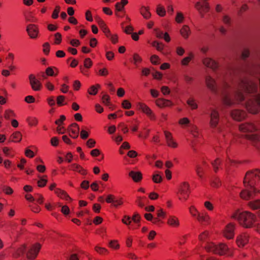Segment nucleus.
<instances>
[{
  "label": "nucleus",
  "instance_id": "22",
  "mask_svg": "<svg viewBox=\"0 0 260 260\" xmlns=\"http://www.w3.org/2000/svg\"><path fill=\"white\" fill-rule=\"evenodd\" d=\"M79 126L78 124L76 123H73L71 124L68 128V131L70 133V136L74 139L78 138L79 136Z\"/></svg>",
  "mask_w": 260,
  "mask_h": 260
},
{
  "label": "nucleus",
  "instance_id": "11",
  "mask_svg": "<svg viewBox=\"0 0 260 260\" xmlns=\"http://www.w3.org/2000/svg\"><path fill=\"white\" fill-rule=\"evenodd\" d=\"M205 84L207 88L213 93L217 92V85L215 79L210 75H207L205 78Z\"/></svg>",
  "mask_w": 260,
  "mask_h": 260
},
{
  "label": "nucleus",
  "instance_id": "59",
  "mask_svg": "<svg viewBox=\"0 0 260 260\" xmlns=\"http://www.w3.org/2000/svg\"><path fill=\"white\" fill-rule=\"evenodd\" d=\"M134 63L135 64L140 63L142 61V58L139 54L135 53L133 55Z\"/></svg>",
  "mask_w": 260,
  "mask_h": 260
},
{
  "label": "nucleus",
  "instance_id": "18",
  "mask_svg": "<svg viewBox=\"0 0 260 260\" xmlns=\"http://www.w3.org/2000/svg\"><path fill=\"white\" fill-rule=\"evenodd\" d=\"M231 115L235 120L240 121L246 118V113L243 110L235 109L231 111Z\"/></svg>",
  "mask_w": 260,
  "mask_h": 260
},
{
  "label": "nucleus",
  "instance_id": "53",
  "mask_svg": "<svg viewBox=\"0 0 260 260\" xmlns=\"http://www.w3.org/2000/svg\"><path fill=\"white\" fill-rule=\"evenodd\" d=\"M64 101H65V97L63 95H59L57 97V99H56L57 104L59 106H61L64 105L65 104L63 103Z\"/></svg>",
  "mask_w": 260,
  "mask_h": 260
},
{
  "label": "nucleus",
  "instance_id": "1",
  "mask_svg": "<svg viewBox=\"0 0 260 260\" xmlns=\"http://www.w3.org/2000/svg\"><path fill=\"white\" fill-rule=\"evenodd\" d=\"M231 218L236 220L242 227L247 229L253 228L257 219L252 213L239 210L234 211L231 215Z\"/></svg>",
  "mask_w": 260,
  "mask_h": 260
},
{
  "label": "nucleus",
  "instance_id": "32",
  "mask_svg": "<svg viewBox=\"0 0 260 260\" xmlns=\"http://www.w3.org/2000/svg\"><path fill=\"white\" fill-rule=\"evenodd\" d=\"M186 103L192 110H196L198 108L197 102L192 96H190L187 99Z\"/></svg>",
  "mask_w": 260,
  "mask_h": 260
},
{
  "label": "nucleus",
  "instance_id": "56",
  "mask_svg": "<svg viewBox=\"0 0 260 260\" xmlns=\"http://www.w3.org/2000/svg\"><path fill=\"white\" fill-rule=\"evenodd\" d=\"M220 164V160L219 158H216L213 162H212V166L214 171L216 172L218 170V166Z\"/></svg>",
  "mask_w": 260,
  "mask_h": 260
},
{
  "label": "nucleus",
  "instance_id": "64",
  "mask_svg": "<svg viewBox=\"0 0 260 260\" xmlns=\"http://www.w3.org/2000/svg\"><path fill=\"white\" fill-rule=\"evenodd\" d=\"M99 74L101 76L106 77L109 74V71L107 68H103L99 71Z\"/></svg>",
  "mask_w": 260,
  "mask_h": 260
},
{
  "label": "nucleus",
  "instance_id": "35",
  "mask_svg": "<svg viewBox=\"0 0 260 260\" xmlns=\"http://www.w3.org/2000/svg\"><path fill=\"white\" fill-rule=\"evenodd\" d=\"M248 206L252 210H257L260 209V199L248 202Z\"/></svg>",
  "mask_w": 260,
  "mask_h": 260
},
{
  "label": "nucleus",
  "instance_id": "14",
  "mask_svg": "<svg viewBox=\"0 0 260 260\" xmlns=\"http://www.w3.org/2000/svg\"><path fill=\"white\" fill-rule=\"evenodd\" d=\"M249 234L246 233H243L237 237L236 242L239 247L242 248L249 242Z\"/></svg>",
  "mask_w": 260,
  "mask_h": 260
},
{
  "label": "nucleus",
  "instance_id": "28",
  "mask_svg": "<svg viewBox=\"0 0 260 260\" xmlns=\"http://www.w3.org/2000/svg\"><path fill=\"white\" fill-rule=\"evenodd\" d=\"M129 176L135 182H139L142 179V174L140 172L131 171Z\"/></svg>",
  "mask_w": 260,
  "mask_h": 260
},
{
  "label": "nucleus",
  "instance_id": "24",
  "mask_svg": "<svg viewBox=\"0 0 260 260\" xmlns=\"http://www.w3.org/2000/svg\"><path fill=\"white\" fill-rule=\"evenodd\" d=\"M167 145L171 148H175L178 146L177 143L174 141L172 134L168 131L164 132Z\"/></svg>",
  "mask_w": 260,
  "mask_h": 260
},
{
  "label": "nucleus",
  "instance_id": "44",
  "mask_svg": "<svg viewBox=\"0 0 260 260\" xmlns=\"http://www.w3.org/2000/svg\"><path fill=\"white\" fill-rule=\"evenodd\" d=\"M221 184V181L218 178H213L211 182V186L215 188L219 187Z\"/></svg>",
  "mask_w": 260,
  "mask_h": 260
},
{
  "label": "nucleus",
  "instance_id": "25",
  "mask_svg": "<svg viewBox=\"0 0 260 260\" xmlns=\"http://www.w3.org/2000/svg\"><path fill=\"white\" fill-rule=\"evenodd\" d=\"M155 104L158 107L160 108L171 107L173 105L171 101L161 98L157 99L155 101Z\"/></svg>",
  "mask_w": 260,
  "mask_h": 260
},
{
  "label": "nucleus",
  "instance_id": "62",
  "mask_svg": "<svg viewBox=\"0 0 260 260\" xmlns=\"http://www.w3.org/2000/svg\"><path fill=\"white\" fill-rule=\"evenodd\" d=\"M43 52L47 55L49 54L50 51V45L48 43H45L43 45Z\"/></svg>",
  "mask_w": 260,
  "mask_h": 260
},
{
  "label": "nucleus",
  "instance_id": "46",
  "mask_svg": "<svg viewBox=\"0 0 260 260\" xmlns=\"http://www.w3.org/2000/svg\"><path fill=\"white\" fill-rule=\"evenodd\" d=\"M250 55V50L248 48H244L241 53V58L245 60Z\"/></svg>",
  "mask_w": 260,
  "mask_h": 260
},
{
  "label": "nucleus",
  "instance_id": "39",
  "mask_svg": "<svg viewBox=\"0 0 260 260\" xmlns=\"http://www.w3.org/2000/svg\"><path fill=\"white\" fill-rule=\"evenodd\" d=\"M210 237V232L208 231H205L202 232L199 235V240L200 241H205L207 240Z\"/></svg>",
  "mask_w": 260,
  "mask_h": 260
},
{
  "label": "nucleus",
  "instance_id": "55",
  "mask_svg": "<svg viewBox=\"0 0 260 260\" xmlns=\"http://www.w3.org/2000/svg\"><path fill=\"white\" fill-rule=\"evenodd\" d=\"M161 92L164 95H168L170 93L171 90L169 87L167 86H163L160 89Z\"/></svg>",
  "mask_w": 260,
  "mask_h": 260
},
{
  "label": "nucleus",
  "instance_id": "15",
  "mask_svg": "<svg viewBox=\"0 0 260 260\" xmlns=\"http://www.w3.org/2000/svg\"><path fill=\"white\" fill-rule=\"evenodd\" d=\"M41 245L39 243H36L33 245L28 250L26 254L28 259L30 260L34 259L37 256L38 252L41 249Z\"/></svg>",
  "mask_w": 260,
  "mask_h": 260
},
{
  "label": "nucleus",
  "instance_id": "9",
  "mask_svg": "<svg viewBox=\"0 0 260 260\" xmlns=\"http://www.w3.org/2000/svg\"><path fill=\"white\" fill-rule=\"evenodd\" d=\"M26 30L30 39L36 40L39 38V29L38 25L34 24H29L26 26Z\"/></svg>",
  "mask_w": 260,
  "mask_h": 260
},
{
  "label": "nucleus",
  "instance_id": "45",
  "mask_svg": "<svg viewBox=\"0 0 260 260\" xmlns=\"http://www.w3.org/2000/svg\"><path fill=\"white\" fill-rule=\"evenodd\" d=\"M15 114L13 111L11 110H7L5 112L4 117L6 119H9L11 117H15Z\"/></svg>",
  "mask_w": 260,
  "mask_h": 260
},
{
  "label": "nucleus",
  "instance_id": "3",
  "mask_svg": "<svg viewBox=\"0 0 260 260\" xmlns=\"http://www.w3.org/2000/svg\"><path fill=\"white\" fill-rule=\"evenodd\" d=\"M205 249L208 252H213L220 255L231 256L233 254L232 250L224 243L216 244L212 242H207L205 246Z\"/></svg>",
  "mask_w": 260,
  "mask_h": 260
},
{
  "label": "nucleus",
  "instance_id": "51",
  "mask_svg": "<svg viewBox=\"0 0 260 260\" xmlns=\"http://www.w3.org/2000/svg\"><path fill=\"white\" fill-rule=\"evenodd\" d=\"M113 202V205L115 207H117L118 206L122 205L123 204V199L121 198H115Z\"/></svg>",
  "mask_w": 260,
  "mask_h": 260
},
{
  "label": "nucleus",
  "instance_id": "5",
  "mask_svg": "<svg viewBox=\"0 0 260 260\" xmlns=\"http://www.w3.org/2000/svg\"><path fill=\"white\" fill-rule=\"evenodd\" d=\"M246 110L251 114H256L260 112V93L248 99L245 104Z\"/></svg>",
  "mask_w": 260,
  "mask_h": 260
},
{
  "label": "nucleus",
  "instance_id": "6",
  "mask_svg": "<svg viewBox=\"0 0 260 260\" xmlns=\"http://www.w3.org/2000/svg\"><path fill=\"white\" fill-rule=\"evenodd\" d=\"M239 89H243L245 93L249 94H254L257 93L258 87L257 83L250 79H242L238 85Z\"/></svg>",
  "mask_w": 260,
  "mask_h": 260
},
{
  "label": "nucleus",
  "instance_id": "20",
  "mask_svg": "<svg viewBox=\"0 0 260 260\" xmlns=\"http://www.w3.org/2000/svg\"><path fill=\"white\" fill-rule=\"evenodd\" d=\"M203 64L207 68L215 71L218 67V63L215 60L210 57H205L202 60Z\"/></svg>",
  "mask_w": 260,
  "mask_h": 260
},
{
  "label": "nucleus",
  "instance_id": "31",
  "mask_svg": "<svg viewBox=\"0 0 260 260\" xmlns=\"http://www.w3.org/2000/svg\"><path fill=\"white\" fill-rule=\"evenodd\" d=\"M69 168L71 170L76 171L79 172L82 175H86V171L79 165L77 164H73L69 166Z\"/></svg>",
  "mask_w": 260,
  "mask_h": 260
},
{
  "label": "nucleus",
  "instance_id": "17",
  "mask_svg": "<svg viewBox=\"0 0 260 260\" xmlns=\"http://www.w3.org/2000/svg\"><path fill=\"white\" fill-rule=\"evenodd\" d=\"M239 129L242 133H253L257 132L256 126L252 123L247 122L242 123L239 126Z\"/></svg>",
  "mask_w": 260,
  "mask_h": 260
},
{
  "label": "nucleus",
  "instance_id": "57",
  "mask_svg": "<svg viewBox=\"0 0 260 260\" xmlns=\"http://www.w3.org/2000/svg\"><path fill=\"white\" fill-rule=\"evenodd\" d=\"M231 86L229 83L224 82L222 85V93H227V90L230 88Z\"/></svg>",
  "mask_w": 260,
  "mask_h": 260
},
{
  "label": "nucleus",
  "instance_id": "4",
  "mask_svg": "<svg viewBox=\"0 0 260 260\" xmlns=\"http://www.w3.org/2000/svg\"><path fill=\"white\" fill-rule=\"evenodd\" d=\"M222 102L228 106H231L236 103H240L245 100V95L243 91L238 89L234 93V98L233 99L228 93H222Z\"/></svg>",
  "mask_w": 260,
  "mask_h": 260
},
{
  "label": "nucleus",
  "instance_id": "12",
  "mask_svg": "<svg viewBox=\"0 0 260 260\" xmlns=\"http://www.w3.org/2000/svg\"><path fill=\"white\" fill-rule=\"evenodd\" d=\"M246 188L243 189L240 192V197L245 200H249L253 198L257 193L259 192L256 191L255 189H251L249 187H245Z\"/></svg>",
  "mask_w": 260,
  "mask_h": 260
},
{
  "label": "nucleus",
  "instance_id": "13",
  "mask_svg": "<svg viewBox=\"0 0 260 260\" xmlns=\"http://www.w3.org/2000/svg\"><path fill=\"white\" fill-rule=\"evenodd\" d=\"M219 122V114L217 110L212 109L210 114L209 125L212 128H216Z\"/></svg>",
  "mask_w": 260,
  "mask_h": 260
},
{
  "label": "nucleus",
  "instance_id": "52",
  "mask_svg": "<svg viewBox=\"0 0 260 260\" xmlns=\"http://www.w3.org/2000/svg\"><path fill=\"white\" fill-rule=\"evenodd\" d=\"M184 18L183 15L181 12H177L175 21L178 23H181L183 22Z\"/></svg>",
  "mask_w": 260,
  "mask_h": 260
},
{
  "label": "nucleus",
  "instance_id": "29",
  "mask_svg": "<svg viewBox=\"0 0 260 260\" xmlns=\"http://www.w3.org/2000/svg\"><path fill=\"white\" fill-rule=\"evenodd\" d=\"M244 137L253 143H257L260 141V131L257 132V133L254 134L245 135H244Z\"/></svg>",
  "mask_w": 260,
  "mask_h": 260
},
{
  "label": "nucleus",
  "instance_id": "42",
  "mask_svg": "<svg viewBox=\"0 0 260 260\" xmlns=\"http://www.w3.org/2000/svg\"><path fill=\"white\" fill-rule=\"evenodd\" d=\"M26 120L30 126H36L38 123L37 118L34 117H29L27 118Z\"/></svg>",
  "mask_w": 260,
  "mask_h": 260
},
{
  "label": "nucleus",
  "instance_id": "10",
  "mask_svg": "<svg viewBox=\"0 0 260 260\" xmlns=\"http://www.w3.org/2000/svg\"><path fill=\"white\" fill-rule=\"evenodd\" d=\"M236 224L230 222L228 224L222 231L223 236L228 239H232L235 236Z\"/></svg>",
  "mask_w": 260,
  "mask_h": 260
},
{
  "label": "nucleus",
  "instance_id": "63",
  "mask_svg": "<svg viewBox=\"0 0 260 260\" xmlns=\"http://www.w3.org/2000/svg\"><path fill=\"white\" fill-rule=\"evenodd\" d=\"M109 246L110 247L115 249H118L119 248V245L118 244V242L116 240L111 241V242L109 243Z\"/></svg>",
  "mask_w": 260,
  "mask_h": 260
},
{
  "label": "nucleus",
  "instance_id": "23",
  "mask_svg": "<svg viewBox=\"0 0 260 260\" xmlns=\"http://www.w3.org/2000/svg\"><path fill=\"white\" fill-rule=\"evenodd\" d=\"M167 223L170 226L176 229L178 228L180 225L179 218L175 215L169 216Z\"/></svg>",
  "mask_w": 260,
  "mask_h": 260
},
{
  "label": "nucleus",
  "instance_id": "49",
  "mask_svg": "<svg viewBox=\"0 0 260 260\" xmlns=\"http://www.w3.org/2000/svg\"><path fill=\"white\" fill-rule=\"evenodd\" d=\"M3 152L7 156L13 157L14 155L12 149L8 147H4L3 148Z\"/></svg>",
  "mask_w": 260,
  "mask_h": 260
},
{
  "label": "nucleus",
  "instance_id": "21",
  "mask_svg": "<svg viewBox=\"0 0 260 260\" xmlns=\"http://www.w3.org/2000/svg\"><path fill=\"white\" fill-rule=\"evenodd\" d=\"M196 219L200 223L205 225L210 224L211 222V217L206 212L200 213Z\"/></svg>",
  "mask_w": 260,
  "mask_h": 260
},
{
  "label": "nucleus",
  "instance_id": "34",
  "mask_svg": "<svg viewBox=\"0 0 260 260\" xmlns=\"http://www.w3.org/2000/svg\"><path fill=\"white\" fill-rule=\"evenodd\" d=\"M100 88L101 85L99 84L92 85L88 89L87 92L90 95H95L97 94L98 90Z\"/></svg>",
  "mask_w": 260,
  "mask_h": 260
},
{
  "label": "nucleus",
  "instance_id": "8",
  "mask_svg": "<svg viewBox=\"0 0 260 260\" xmlns=\"http://www.w3.org/2000/svg\"><path fill=\"white\" fill-rule=\"evenodd\" d=\"M208 0H203V2H198L195 4V8L198 10L201 17H204L205 13L210 10L209 4Z\"/></svg>",
  "mask_w": 260,
  "mask_h": 260
},
{
  "label": "nucleus",
  "instance_id": "54",
  "mask_svg": "<svg viewBox=\"0 0 260 260\" xmlns=\"http://www.w3.org/2000/svg\"><path fill=\"white\" fill-rule=\"evenodd\" d=\"M60 7L59 6H56L52 14V17L53 19H56L58 17V14L60 12Z\"/></svg>",
  "mask_w": 260,
  "mask_h": 260
},
{
  "label": "nucleus",
  "instance_id": "16",
  "mask_svg": "<svg viewBox=\"0 0 260 260\" xmlns=\"http://www.w3.org/2000/svg\"><path fill=\"white\" fill-rule=\"evenodd\" d=\"M138 107L143 113L147 115L150 120H155L156 119V116L153 111L145 104L139 103L138 104Z\"/></svg>",
  "mask_w": 260,
  "mask_h": 260
},
{
  "label": "nucleus",
  "instance_id": "27",
  "mask_svg": "<svg viewBox=\"0 0 260 260\" xmlns=\"http://www.w3.org/2000/svg\"><path fill=\"white\" fill-rule=\"evenodd\" d=\"M180 34L184 39H188L191 34V30L189 27L187 25H183L180 30Z\"/></svg>",
  "mask_w": 260,
  "mask_h": 260
},
{
  "label": "nucleus",
  "instance_id": "7",
  "mask_svg": "<svg viewBox=\"0 0 260 260\" xmlns=\"http://www.w3.org/2000/svg\"><path fill=\"white\" fill-rule=\"evenodd\" d=\"M190 193V185L186 182L181 183L178 189L177 195L179 200L186 201L189 198Z\"/></svg>",
  "mask_w": 260,
  "mask_h": 260
},
{
  "label": "nucleus",
  "instance_id": "61",
  "mask_svg": "<svg viewBox=\"0 0 260 260\" xmlns=\"http://www.w3.org/2000/svg\"><path fill=\"white\" fill-rule=\"evenodd\" d=\"M190 120L188 118L184 117L179 120V124L182 125H186L189 124Z\"/></svg>",
  "mask_w": 260,
  "mask_h": 260
},
{
  "label": "nucleus",
  "instance_id": "2",
  "mask_svg": "<svg viewBox=\"0 0 260 260\" xmlns=\"http://www.w3.org/2000/svg\"><path fill=\"white\" fill-rule=\"evenodd\" d=\"M243 183L245 187H249L260 192V170L255 169L248 171L244 177Z\"/></svg>",
  "mask_w": 260,
  "mask_h": 260
},
{
  "label": "nucleus",
  "instance_id": "41",
  "mask_svg": "<svg viewBox=\"0 0 260 260\" xmlns=\"http://www.w3.org/2000/svg\"><path fill=\"white\" fill-rule=\"evenodd\" d=\"M156 13L160 17H164L166 15V10L161 5H158L156 8Z\"/></svg>",
  "mask_w": 260,
  "mask_h": 260
},
{
  "label": "nucleus",
  "instance_id": "38",
  "mask_svg": "<svg viewBox=\"0 0 260 260\" xmlns=\"http://www.w3.org/2000/svg\"><path fill=\"white\" fill-rule=\"evenodd\" d=\"M188 210L189 212L192 217L197 219L200 212H199L196 207L193 205H191L189 207Z\"/></svg>",
  "mask_w": 260,
  "mask_h": 260
},
{
  "label": "nucleus",
  "instance_id": "58",
  "mask_svg": "<svg viewBox=\"0 0 260 260\" xmlns=\"http://www.w3.org/2000/svg\"><path fill=\"white\" fill-rule=\"evenodd\" d=\"M150 61L152 63L154 64H157L159 63V58L158 56L153 55L151 57Z\"/></svg>",
  "mask_w": 260,
  "mask_h": 260
},
{
  "label": "nucleus",
  "instance_id": "60",
  "mask_svg": "<svg viewBox=\"0 0 260 260\" xmlns=\"http://www.w3.org/2000/svg\"><path fill=\"white\" fill-rule=\"evenodd\" d=\"M203 167L201 165H198L196 168V172L198 176L202 177L203 174Z\"/></svg>",
  "mask_w": 260,
  "mask_h": 260
},
{
  "label": "nucleus",
  "instance_id": "47",
  "mask_svg": "<svg viewBox=\"0 0 260 260\" xmlns=\"http://www.w3.org/2000/svg\"><path fill=\"white\" fill-rule=\"evenodd\" d=\"M152 45L155 47L158 51H162L164 49V44L162 43H159L157 41H153L152 43Z\"/></svg>",
  "mask_w": 260,
  "mask_h": 260
},
{
  "label": "nucleus",
  "instance_id": "36",
  "mask_svg": "<svg viewBox=\"0 0 260 260\" xmlns=\"http://www.w3.org/2000/svg\"><path fill=\"white\" fill-rule=\"evenodd\" d=\"M22 139L21 134L19 132H16L14 133L10 137V139L12 142H20Z\"/></svg>",
  "mask_w": 260,
  "mask_h": 260
},
{
  "label": "nucleus",
  "instance_id": "30",
  "mask_svg": "<svg viewBox=\"0 0 260 260\" xmlns=\"http://www.w3.org/2000/svg\"><path fill=\"white\" fill-rule=\"evenodd\" d=\"M55 193L57 194L58 197L62 199H64L66 201H71V198L69 197V196L67 194V193L60 189L57 188L55 190Z\"/></svg>",
  "mask_w": 260,
  "mask_h": 260
},
{
  "label": "nucleus",
  "instance_id": "37",
  "mask_svg": "<svg viewBox=\"0 0 260 260\" xmlns=\"http://www.w3.org/2000/svg\"><path fill=\"white\" fill-rule=\"evenodd\" d=\"M128 3L127 0H121L120 2H118L115 5V9L116 11H121L124 7Z\"/></svg>",
  "mask_w": 260,
  "mask_h": 260
},
{
  "label": "nucleus",
  "instance_id": "50",
  "mask_svg": "<svg viewBox=\"0 0 260 260\" xmlns=\"http://www.w3.org/2000/svg\"><path fill=\"white\" fill-rule=\"evenodd\" d=\"M193 57V54L192 53H190L189 56L184 58L182 61L181 63L182 65L186 66L188 64V63L190 61L191 59Z\"/></svg>",
  "mask_w": 260,
  "mask_h": 260
},
{
  "label": "nucleus",
  "instance_id": "33",
  "mask_svg": "<svg viewBox=\"0 0 260 260\" xmlns=\"http://www.w3.org/2000/svg\"><path fill=\"white\" fill-rule=\"evenodd\" d=\"M140 12L146 19H148L151 17V14L149 12V7L142 6L140 10Z\"/></svg>",
  "mask_w": 260,
  "mask_h": 260
},
{
  "label": "nucleus",
  "instance_id": "19",
  "mask_svg": "<svg viewBox=\"0 0 260 260\" xmlns=\"http://www.w3.org/2000/svg\"><path fill=\"white\" fill-rule=\"evenodd\" d=\"M29 84L32 89L34 91H40L42 88V85L40 81L36 79L34 74H30L28 77Z\"/></svg>",
  "mask_w": 260,
  "mask_h": 260
},
{
  "label": "nucleus",
  "instance_id": "40",
  "mask_svg": "<svg viewBox=\"0 0 260 260\" xmlns=\"http://www.w3.org/2000/svg\"><path fill=\"white\" fill-rule=\"evenodd\" d=\"M25 249V245H21L19 247L16 251L13 253V256L15 257H18L22 255Z\"/></svg>",
  "mask_w": 260,
  "mask_h": 260
},
{
  "label": "nucleus",
  "instance_id": "48",
  "mask_svg": "<svg viewBox=\"0 0 260 260\" xmlns=\"http://www.w3.org/2000/svg\"><path fill=\"white\" fill-rule=\"evenodd\" d=\"M94 249L95 251L100 254H106L108 253L107 249L98 246H95Z\"/></svg>",
  "mask_w": 260,
  "mask_h": 260
},
{
  "label": "nucleus",
  "instance_id": "26",
  "mask_svg": "<svg viewBox=\"0 0 260 260\" xmlns=\"http://www.w3.org/2000/svg\"><path fill=\"white\" fill-rule=\"evenodd\" d=\"M97 22L99 25L100 28L102 29L103 31L104 32L107 38H110V31L107 27L105 22L101 19L100 18L98 17L96 18Z\"/></svg>",
  "mask_w": 260,
  "mask_h": 260
},
{
  "label": "nucleus",
  "instance_id": "43",
  "mask_svg": "<svg viewBox=\"0 0 260 260\" xmlns=\"http://www.w3.org/2000/svg\"><path fill=\"white\" fill-rule=\"evenodd\" d=\"M152 179L154 183H160L162 180V178L161 175L156 173L152 176Z\"/></svg>",
  "mask_w": 260,
  "mask_h": 260
}]
</instances>
